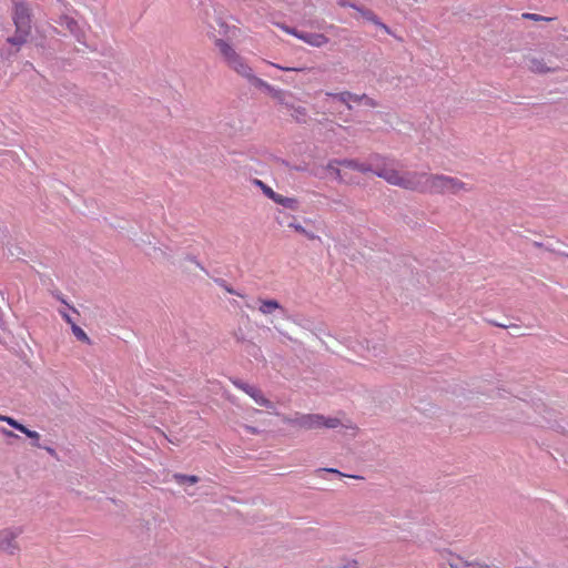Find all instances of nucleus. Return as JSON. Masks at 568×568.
<instances>
[{
  "mask_svg": "<svg viewBox=\"0 0 568 568\" xmlns=\"http://www.w3.org/2000/svg\"><path fill=\"white\" fill-rule=\"evenodd\" d=\"M376 175L392 185L418 193L457 195L470 190L465 182L454 176L416 171H400L393 165L378 169Z\"/></svg>",
  "mask_w": 568,
  "mask_h": 568,
  "instance_id": "1",
  "label": "nucleus"
},
{
  "mask_svg": "<svg viewBox=\"0 0 568 568\" xmlns=\"http://www.w3.org/2000/svg\"><path fill=\"white\" fill-rule=\"evenodd\" d=\"M284 422L306 430L320 429L322 427L336 428L342 425L338 418L325 417L320 414H298L295 417H285Z\"/></svg>",
  "mask_w": 568,
  "mask_h": 568,
  "instance_id": "2",
  "label": "nucleus"
},
{
  "mask_svg": "<svg viewBox=\"0 0 568 568\" xmlns=\"http://www.w3.org/2000/svg\"><path fill=\"white\" fill-rule=\"evenodd\" d=\"M13 22L16 24V34L9 38L8 42L20 47L27 41L31 31L30 10L24 3L14 4Z\"/></svg>",
  "mask_w": 568,
  "mask_h": 568,
  "instance_id": "3",
  "label": "nucleus"
},
{
  "mask_svg": "<svg viewBox=\"0 0 568 568\" xmlns=\"http://www.w3.org/2000/svg\"><path fill=\"white\" fill-rule=\"evenodd\" d=\"M337 163L343 168L356 170L362 173L373 172L374 174H376L378 169H382L386 165L395 166L393 161H388L378 154L372 155L369 162H359L358 160H342Z\"/></svg>",
  "mask_w": 568,
  "mask_h": 568,
  "instance_id": "4",
  "label": "nucleus"
},
{
  "mask_svg": "<svg viewBox=\"0 0 568 568\" xmlns=\"http://www.w3.org/2000/svg\"><path fill=\"white\" fill-rule=\"evenodd\" d=\"M527 68L532 73L545 74L556 72L560 68L555 63L550 55H529L527 57Z\"/></svg>",
  "mask_w": 568,
  "mask_h": 568,
  "instance_id": "5",
  "label": "nucleus"
},
{
  "mask_svg": "<svg viewBox=\"0 0 568 568\" xmlns=\"http://www.w3.org/2000/svg\"><path fill=\"white\" fill-rule=\"evenodd\" d=\"M326 95L338 100L339 102L344 103L348 109L352 108V103H362V102H364L368 106H376L375 101L373 99H371L369 97H367L366 94L357 95V94H353L348 91H345V92H341V93L327 92Z\"/></svg>",
  "mask_w": 568,
  "mask_h": 568,
  "instance_id": "6",
  "label": "nucleus"
},
{
  "mask_svg": "<svg viewBox=\"0 0 568 568\" xmlns=\"http://www.w3.org/2000/svg\"><path fill=\"white\" fill-rule=\"evenodd\" d=\"M233 384L254 399L257 405L270 409L274 407L273 403L264 396L260 388L243 382H234Z\"/></svg>",
  "mask_w": 568,
  "mask_h": 568,
  "instance_id": "7",
  "label": "nucleus"
},
{
  "mask_svg": "<svg viewBox=\"0 0 568 568\" xmlns=\"http://www.w3.org/2000/svg\"><path fill=\"white\" fill-rule=\"evenodd\" d=\"M283 29L287 33L295 36L296 38L301 39L302 41L312 47L320 48L328 43V38L322 33L297 32L296 30L290 29L287 27H284Z\"/></svg>",
  "mask_w": 568,
  "mask_h": 568,
  "instance_id": "8",
  "label": "nucleus"
},
{
  "mask_svg": "<svg viewBox=\"0 0 568 568\" xmlns=\"http://www.w3.org/2000/svg\"><path fill=\"white\" fill-rule=\"evenodd\" d=\"M18 532L4 529L0 531V552L14 555L19 550V546L16 541Z\"/></svg>",
  "mask_w": 568,
  "mask_h": 568,
  "instance_id": "9",
  "label": "nucleus"
},
{
  "mask_svg": "<svg viewBox=\"0 0 568 568\" xmlns=\"http://www.w3.org/2000/svg\"><path fill=\"white\" fill-rule=\"evenodd\" d=\"M229 67L241 77L250 81L262 83V81L254 75L252 68L245 62V60L241 55H239L231 64H229Z\"/></svg>",
  "mask_w": 568,
  "mask_h": 568,
  "instance_id": "10",
  "label": "nucleus"
},
{
  "mask_svg": "<svg viewBox=\"0 0 568 568\" xmlns=\"http://www.w3.org/2000/svg\"><path fill=\"white\" fill-rule=\"evenodd\" d=\"M215 45L219 48L225 62L231 64L240 54L224 40L217 39Z\"/></svg>",
  "mask_w": 568,
  "mask_h": 568,
  "instance_id": "11",
  "label": "nucleus"
},
{
  "mask_svg": "<svg viewBox=\"0 0 568 568\" xmlns=\"http://www.w3.org/2000/svg\"><path fill=\"white\" fill-rule=\"evenodd\" d=\"M258 303H260L258 311L264 315L272 314L276 310L282 308L280 303L275 300H258Z\"/></svg>",
  "mask_w": 568,
  "mask_h": 568,
  "instance_id": "12",
  "label": "nucleus"
},
{
  "mask_svg": "<svg viewBox=\"0 0 568 568\" xmlns=\"http://www.w3.org/2000/svg\"><path fill=\"white\" fill-rule=\"evenodd\" d=\"M273 201L275 203H277L284 207L291 209V210H296L298 207V201L295 197H287L280 193L276 194V196Z\"/></svg>",
  "mask_w": 568,
  "mask_h": 568,
  "instance_id": "13",
  "label": "nucleus"
},
{
  "mask_svg": "<svg viewBox=\"0 0 568 568\" xmlns=\"http://www.w3.org/2000/svg\"><path fill=\"white\" fill-rule=\"evenodd\" d=\"M16 429H18L21 433L26 434L29 438L34 439L36 443H33V446L40 447V445L38 444V440L40 439V434L38 432L31 430V429L27 428L21 423H18Z\"/></svg>",
  "mask_w": 568,
  "mask_h": 568,
  "instance_id": "14",
  "label": "nucleus"
},
{
  "mask_svg": "<svg viewBox=\"0 0 568 568\" xmlns=\"http://www.w3.org/2000/svg\"><path fill=\"white\" fill-rule=\"evenodd\" d=\"M71 329H72V333L74 334V336L79 341H81L83 343H87V344H91V339L88 336V334L80 326H78L75 323H71Z\"/></svg>",
  "mask_w": 568,
  "mask_h": 568,
  "instance_id": "15",
  "label": "nucleus"
},
{
  "mask_svg": "<svg viewBox=\"0 0 568 568\" xmlns=\"http://www.w3.org/2000/svg\"><path fill=\"white\" fill-rule=\"evenodd\" d=\"M291 115L297 121H305L307 116L306 109L303 106H290Z\"/></svg>",
  "mask_w": 568,
  "mask_h": 568,
  "instance_id": "16",
  "label": "nucleus"
},
{
  "mask_svg": "<svg viewBox=\"0 0 568 568\" xmlns=\"http://www.w3.org/2000/svg\"><path fill=\"white\" fill-rule=\"evenodd\" d=\"M342 160H334V161H331L328 164H327V170L329 172H332L333 174H335V178L339 181V182H343L344 179L342 176V171L339 169L341 165H338L337 162H341Z\"/></svg>",
  "mask_w": 568,
  "mask_h": 568,
  "instance_id": "17",
  "label": "nucleus"
},
{
  "mask_svg": "<svg viewBox=\"0 0 568 568\" xmlns=\"http://www.w3.org/2000/svg\"><path fill=\"white\" fill-rule=\"evenodd\" d=\"M255 184L258 185L261 187V190L263 191V193L271 200H274L275 196H276V192L273 191L272 187H270L268 185H266L265 183H263L261 180H255Z\"/></svg>",
  "mask_w": 568,
  "mask_h": 568,
  "instance_id": "18",
  "label": "nucleus"
},
{
  "mask_svg": "<svg viewBox=\"0 0 568 568\" xmlns=\"http://www.w3.org/2000/svg\"><path fill=\"white\" fill-rule=\"evenodd\" d=\"M521 17H523V19L532 20L535 22L552 21L554 20V18L544 17V16H540V14H537V13H523Z\"/></svg>",
  "mask_w": 568,
  "mask_h": 568,
  "instance_id": "19",
  "label": "nucleus"
},
{
  "mask_svg": "<svg viewBox=\"0 0 568 568\" xmlns=\"http://www.w3.org/2000/svg\"><path fill=\"white\" fill-rule=\"evenodd\" d=\"M174 478L178 483L180 484H183V483H189V484H195L199 481V478L196 476H187V475H181V474H176L174 475Z\"/></svg>",
  "mask_w": 568,
  "mask_h": 568,
  "instance_id": "20",
  "label": "nucleus"
},
{
  "mask_svg": "<svg viewBox=\"0 0 568 568\" xmlns=\"http://www.w3.org/2000/svg\"><path fill=\"white\" fill-rule=\"evenodd\" d=\"M290 227L294 229L296 232L301 233V234H304L306 235L308 239L313 240L315 236L313 234H310L304 226H302L301 224L298 223H290L288 224Z\"/></svg>",
  "mask_w": 568,
  "mask_h": 568,
  "instance_id": "21",
  "label": "nucleus"
},
{
  "mask_svg": "<svg viewBox=\"0 0 568 568\" xmlns=\"http://www.w3.org/2000/svg\"><path fill=\"white\" fill-rule=\"evenodd\" d=\"M537 410H538L539 414L542 415L541 416L542 420H549V418L546 415H544V414H548L549 413V410L547 409L545 404L541 403V404L537 405Z\"/></svg>",
  "mask_w": 568,
  "mask_h": 568,
  "instance_id": "22",
  "label": "nucleus"
},
{
  "mask_svg": "<svg viewBox=\"0 0 568 568\" xmlns=\"http://www.w3.org/2000/svg\"><path fill=\"white\" fill-rule=\"evenodd\" d=\"M0 420L6 422L7 424H9L13 428H16L18 423H19L14 418L9 417V416H3V415H0Z\"/></svg>",
  "mask_w": 568,
  "mask_h": 568,
  "instance_id": "23",
  "label": "nucleus"
},
{
  "mask_svg": "<svg viewBox=\"0 0 568 568\" xmlns=\"http://www.w3.org/2000/svg\"><path fill=\"white\" fill-rule=\"evenodd\" d=\"M65 24L70 31H73L77 27V22L73 19L65 18Z\"/></svg>",
  "mask_w": 568,
  "mask_h": 568,
  "instance_id": "24",
  "label": "nucleus"
},
{
  "mask_svg": "<svg viewBox=\"0 0 568 568\" xmlns=\"http://www.w3.org/2000/svg\"><path fill=\"white\" fill-rule=\"evenodd\" d=\"M271 65L280 69V70H283V71H301L302 69H295V68H285V67H282V65H278V64H275V63H271Z\"/></svg>",
  "mask_w": 568,
  "mask_h": 568,
  "instance_id": "25",
  "label": "nucleus"
},
{
  "mask_svg": "<svg viewBox=\"0 0 568 568\" xmlns=\"http://www.w3.org/2000/svg\"><path fill=\"white\" fill-rule=\"evenodd\" d=\"M61 315H62L63 320H64L68 324H70V325H71V323H74L68 313H65V312H61Z\"/></svg>",
  "mask_w": 568,
  "mask_h": 568,
  "instance_id": "26",
  "label": "nucleus"
},
{
  "mask_svg": "<svg viewBox=\"0 0 568 568\" xmlns=\"http://www.w3.org/2000/svg\"><path fill=\"white\" fill-rule=\"evenodd\" d=\"M514 403H515V406L519 407V408H523L524 406H527V403L521 400V399H515Z\"/></svg>",
  "mask_w": 568,
  "mask_h": 568,
  "instance_id": "27",
  "label": "nucleus"
},
{
  "mask_svg": "<svg viewBox=\"0 0 568 568\" xmlns=\"http://www.w3.org/2000/svg\"><path fill=\"white\" fill-rule=\"evenodd\" d=\"M3 434H4L6 436H8V437H17V435H16L14 433H12L11 430H7V429H4V430H3Z\"/></svg>",
  "mask_w": 568,
  "mask_h": 568,
  "instance_id": "28",
  "label": "nucleus"
},
{
  "mask_svg": "<svg viewBox=\"0 0 568 568\" xmlns=\"http://www.w3.org/2000/svg\"><path fill=\"white\" fill-rule=\"evenodd\" d=\"M527 417H528L529 419H531L532 422H535V423H541V422H542L541 419H539V418H537V417H532V416H530V415H528Z\"/></svg>",
  "mask_w": 568,
  "mask_h": 568,
  "instance_id": "29",
  "label": "nucleus"
},
{
  "mask_svg": "<svg viewBox=\"0 0 568 568\" xmlns=\"http://www.w3.org/2000/svg\"><path fill=\"white\" fill-rule=\"evenodd\" d=\"M45 450L50 454V455H55V452L53 448L51 447H45Z\"/></svg>",
  "mask_w": 568,
  "mask_h": 568,
  "instance_id": "30",
  "label": "nucleus"
},
{
  "mask_svg": "<svg viewBox=\"0 0 568 568\" xmlns=\"http://www.w3.org/2000/svg\"><path fill=\"white\" fill-rule=\"evenodd\" d=\"M247 429H248L251 433H253V434H255V433H256V428H254V427H247Z\"/></svg>",
  "mask_w": 568,
  "mask_h": 568,
  "instance_id": "31",
  "label": "nucleus"
},
{
  "mask_svg": "<svg viewBox=\"0 0 568 568\" xmlns=\"http://www.w3.org/2000/svg\"><path fill=\"white\" fill-rule=\"evenodd\" d=\"M327 470H328V471H331V473H336V474H341V473H339L338 470H336V469H333V468H331V469H327Z\"/></svg>",
  "mask_w": 568,
  "mask_h": 568,
  "instance_id": "32",
  "label": "nucleus"
},
{
  "mask_svg": "<svg viewBox=\"0 0 568 568\" xmlns=\"http://www.w3.org/2000/svg\"><path fill=\"white\" fill-rule=\"evenodd\" d=\"M567 256H568V254H567Z\"/></svg>",
  "mask_w": 568,
  "mask_h": 568,
  "instance_id": "33",
  "label": "nucleus"
}]
</instances>
